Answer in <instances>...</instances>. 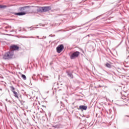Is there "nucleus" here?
<instances>
[{"label": "nucleus", "instance_id": "f257e3e1", "mask_svg": "<svg viewBox=\"0 0 129 129\" xmlns=\"http://www.w3.org/2000/svg\"><path fill=\"white\" fill-rule=\"evenodd\" d=\"M13 57H14V51L10 50L6 52L3 55V59H5V60H9L12 59Z\"/></svg>", "mask_w": 129, "mask_h": 129}, {"label": "nucleus", "instance_id": "f03ea898", "mask_svg": "<svg viewBox=\"0 0 129 129\" xmlns=\"http://www.w3.org/2000/svg\"><path fill=\"white\" fill-rule=\"evenodd\" d=\"M51 10V7H42L37 9V13H45L46 12H49Z\"/></svg>", "mask_w": 129, "mask_h": 129}, {"label": "nucleus", "instance_id": "7ed1b4c3", "mask_svg": "<svg viewBox=\"0 0 129 129\" xmlns=\"http://www.w3.org/2000/svg\"><path fill=\"white\" fill-rule=\"evenodd\" d=\"M10 88H11V90L12 92H13L14 96L19 99V94L16 91H15L16 88L14 87V86H10Z\"/></svg>", "mask_w": 129, "mask_h": 129}, {"label": "nucleus", "instance_id": "20e7f679", "mask_svg": "<svg viewBox=\"0 0 129 129\" xmlns=\"http://www.w3.org/2000/svg\"><path fill=\"white\" fill-rule=\"evenodd\" d=\"M80 55V52L79 51H76L72 54V55L70 56L71 59H75L76 58H77L78 56Z\"/></svg>", "mask_w": 129, "mask_h": 129}, {"label": "nucleus", "instance_id": "39448f33", "mask_svg": "<svg viewBox=\"0 0 129 129\" xmlns=\"http://www.w3.org/2000/svg\"><path fill=\"white\" fill-rule=\"evenodd\" d=\"M19 48L20 47L17 45H11L10 46V51H13L14 53V51H17V50H19Z\"/></svg>", "mask_w": 129, "mask_h": 129}, {"label": "nucleus", "instance_id": "423d86ee", "mask_svg": "<svg viewBox=\"0 0 129 129\" xmlns=\"http://www.w3.org/2000/svg\"><path fill=\"white\" fill-rule=\"evenodd\" d=\"M32 12L30 11H26V12H19L15 13V15L16 16H24V15H26V14H31Z\"/></svg>", "mask_w": 129, "mask_h": 129}, {"label": "nucleus", "instance_id": "0eeeda50", "mask_svg": "<svg viewBox=\"0 0 129 129\" xmlns=\"http://www.w3.org/2000/svg\"><path fill=\"white\" fill-rule=\"evenodd\" d=\"M63 48H64V46L62 44L57 46L56 47V51L57 53H61V52H62V50H63Z\"/></svg>", "mask_w": 129, "mask_h": 129}, {"label": "nucleus", "instance_id": "6e6552de", "mask_svg": "<svg viewBox=\"0 0 129 129\" xmlns=\"http://www.w3.org/2000/svg\"><path fill=\"white\" fill-rule=\"evenodd\" d=\"M79 108L80 109H81V110H86V109H87V106H85V105H80L79 106Z\"/></svg>", "mask_w": 129, "mask_h": 129}, {"label": "nucleus", "instance_id": "1a4fd4ad", "mask_svg": "<svg viewBox=\"0 0 129 129\" xmlns=\"http://www.w3.org/2000/svg\"><path fill=\"white\" fill-rule=\"evenodd\" d=\"M67 73L68 76H69V77H70V78H71V79H73V78H74V76H73L72 73H71V72H67Z\"/></svg>", "mask_w": 129, "mask_h": 129}, {"label": "nucleus", "instance_id": "9d476101", "mask_svg": "<svg viewBox=\"0 0 129 129\" xmlns=\"http://www.w3.org/2000/svg\"><path fill=\"white\" fill-rule=\"evenodd\" d=\"M30 8V6H26L24 7H21L19 8V11L20 12H24V11H25V10H26V9L29 8Z\"/></svg>", "mask_w": 129, "mask_h": 129}, {"label": "nucleus", "instance_id": "9b49d317", "mask_svg": "<svg viewBox=\"0 0 129 129\" xmlns=\"http://www.w3.org/2000/svg\"><path fill=\"white\" fill-rule=\"evenodd\" d=\"M54 128H60V127H62V125L61 124H58L52 126Z\"/></svg>", "mask_w": 129, "mask_h": 129}, {"label": "nucleus", "instance_id": "f8f14e48", "mask_svg": "<svg viewBox=\"0 0 129 129\" xmlns=\"http://www.w3.org/2000/svg\"><path fill=\"white\" fill-rule=\"evenodd\" d=\"M127 58H126L125 61L126 62V63L128 62L129 61V51L127 50Z\"/></svg>", "mask_w": 129, "mask_h": 129}, {"label": "nucleus", "instance_id": "ddd939ff", "mask_svg": "<svg viewBox=\"0 0 129 129\" xmlns=\"http://www.w3.org/2000/svg\"><path fill=\"white\" fill-rule=\"evenodd\" d=\"M105 66L107 67V68H111V64H109L108 62L106 63Z\"/></svg>", "mask_w": 129, "mask_h": 129}, {"label": "nucleus", "instance_id": "4468645a", "mask_svg": "<svg viewBox=\"0 0 129 129\" xmlns=\"http://www.w3.org/2000/svg\"><path fill=\"white\" fill-rule=\"evenodd\" d=\"M21 77L23 78V79H24V80H27V77H26V75H22Z\"/></svg>", "mask_w": 129, "mask_h": 129}, {"label": "nucleus", "instance_id": "2eb2a0df", "mask_svg": "<svg viewBox=\"0 0 129 129\" xmlns=\"http://www.w3.org/2000/svg\"><path fill=\"white\" fill-rule=\"evenodd\" d=\"M5 8H7V6L6 5H0V9H5Z\"/></svg>", "mask_w": 129, "mask_h": 129}, {"label": "nucleus", "instance_id": "dca6fc26", "mask_svg": "<svg viewBox=\"0 0 129 129\" xmlns=\"http://www.w3.org/2000/svg\"><path fill=\"white\" fill-rule=\"evenodd\" d=\"M109 113L110 114L111 113V109H109Z\"/></svg>", "mask_w": 129, "mask_h": 129}, {"label": "nucleus", "instance_id": "f3484780", "mask_svg": "<svg viewBox=\"0 0 129 129\" xmlns=\"http://www.w3.org/2000/svg\"><path fill=\"white\" fill-rule=\"evenodd\" d=\"M99 88H100V87H104V86H99Z\"/></svg>", "mask_w": 129, "mask_h": 129}, {"label": "nucleus", "instance_id": "a211bd4d", "mask_svg": "<svg viewBox=\"0 0 129 129\" xmlns=\"http://www.w3.org/2000/svg\"><path fill=\"white\" fill-rule=\"evenodd\" d=\"M126 116H127V117H129V115H124L125 117H126Z\"/></svg>", "mask_w": 129, "mask_h": 129}, {"label": "nucleus", "instance_id": "6ab92c4d", "mask_svg": "<svg viewBox=\"0 0 129 129\" xmlns=\"http://www.w3.org/2000/svg\"><path fill=\"white\" fill-rule=\"evenodd\" d=\"M0 91H3V89L0 88Z\"/></svg>", "mask_w": 129, "mask_h": 129}, {"label": "nucleus", "instance_id": "aec40b11", "mask_svg": "<svg viewBox=\"0 0 129 129\" xmlns=\"http://www.w3.org/2000/svg\"><path fill=\"white\" fill-rule=\"evenodd\" d=\"M37 39H40V37H39L38 36H37Z\"/></svg>", "mask_w": 129, "mask_h": 129}, {"label": "nucleus", "instance_id": "412c9836", "mask_svg": "<svg viewBox=\"0 0 129 129\" xmlns=\"http://www.w3.org/2000/svg\"><path fill=\"white\" fill-rule=\"evenodd\" d=\"M35 29H38V27H35Z\"/></svg>", "mask_w": 129, "mask_h": 129}, {"label": "nucleus", "instance_id": "4be33fe9", "mask_svg": "<svg viewBox=\"0 0 129 129\" xmlns=\"http://www.w3.org/2000/svg\"><path fill=\"white\" fill-rule=\"evenodd\" d=\"M34 76H36V75H34Z\"/></svg>", "mask_w": 129, "mask_h": 129}, {"label": "nucleus", "instance_id": "5701e85b", "mask_svg": "<svg viewBox=\"0 0 129 129\" xmlns=\"http://www.w3.org/2000/svg\"><path fill=\"white\" fill-rule=\"evenodd\" d=\"M31 38H33V37H31Z\"/></svg>", "mask_w": 129, "mask_h": 129}]
</instances>
